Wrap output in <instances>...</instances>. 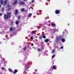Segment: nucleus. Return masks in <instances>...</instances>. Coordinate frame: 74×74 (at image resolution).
Returning <instances> with one entry per match:
<instances>
[{"instance_id":"nucleus-14","label":"nucleus","mask_w":74,"mask_h":74,"mask_svg":"<svg viewBox=\"0 0 74 74\" xmlns=\"http://www.w3.org/2000/svg\"><path fill=\"white\" fill-rule=\"evenodd\" d=\"M45 42H48V39H45Z\"/></svg>"},{"instance_id":"nucleus-45","label":"nucleus","mask_w":74,"mask_h":74,"mask_svg":"<svg viewBox=\"0 0 74 74\" xmlns=\"http://www.w3.org/2000/svg\"><path fill=\"white\" fill-rule=\"evenodd\" d=\"M0 7H1V5L0 4Z\"/></svg>"},{"instance_id":"nucleus-32","label":"nucleus","mask_w":74,"mask_h":74,"mask_svg":"<svg viewBox=\"0 0 74 74\" xmlns=\"http://www.w3.org/2000/svg\"><path fill=\"white\" fill-rule=\"evenodd\" d=\"M0 16H2V13H0Z\"/></svg>"},{"instance_id":"nucleus-37","label":"nucleus","mask_w":74,"mask_h":74,"mask_svg":"<svg viewBox=\"0 0 74 74\" xmlns=\"http://www.w3.org/2000/svg\"><path fill=\"white\" fill-rule=\"evenodd\" d=\"M53 30H54V32H55V29H53Z\"/></svg>"},{"instance_id":"nucleus-12","label":"nucleus","mask_w":74,"mask_h":74,"mask_svg":"<svg viewBox=\"0 0 74 74\" xmlns=\"http://www.w3.org/2000/svg\"><path fill=\"white\" fill-rule=\"evenodd\" d=\"M32 15L31 13H29L28 15V17H31Z\"/></svg>"},{"instance_id":"nucleus-20","label":"nucleus","mask_w":74,"mask_h":74,"mask_svg":"<svg viewBox=\"0 0 74 74\" xmlns=\"http://www.w3.org/2000/svg\"><path fill=\"white\" fill-rule=\"evenodd\" d=\"M24 10H25V9H21V11H23Z\"/></svg>"},{"instance_id":"nucleus-27","label":"nucleus","mask_w":74,"mask_h":74,"mask_svg":"<svg viewBox=\"0 0 74 74\" xmlns=\"http://www.w3.org/2000/svg\"><path fill=\"white\" fill-rule=\"evenodd\" d=\"M20 18H21V17H20V16H18V19H20Z\"/></svg>"},{"instance_id":"nucleus-51","label":"nucleus","mask_w":74,"mask_h":74,"mask_svg":"<svg viewBox=\"0 0 74 74\" xmlns=\"http://www.w3.org/2000/svg\"><path fill=\"white\" fill-rule=\"evenodd\" d=\"M31 3H30V4H31Z\"/></svg>"},{"instance_id":"nucleus-28","label":"nucleus","mask_w":74,"mask_h":74,"mask_svg":"<svg viewBox=\"0 0 74 74\" xmlns=\"http://www.w3.org/2000/svg\"><path fill=\"white\" fill-rule=\"evenodd\" d=\"M30 39L31 40H33V37H31V38H30Z\"/></svg>"},{"instance_id":"nucleus-9","label":"nucleus","mask_w":74,"mask_h":74,"mask_svg":"<svg viewBox=\"0 0 74 74\" xmlns=\"http://www.w3.org/2000/svg\"><path fill=\"white\" fill-rule=\"evenodd\" d=\"M51 25L53 26H55V24L54 23H51Z\"/></svg>"},{"instance_id":"nucleus-36","label":"nucleus","mask_w":74,"mask_h":74,"mask_svg":"<svg viewBox=\"0 0 74 74\" xmlns=\"http://www.w3.org/2000/svg\"><path fill=\"white\" fill-rule=\"evenodd\" d=\"M32 33H34V32L33 31H32Z\"/></svg>"},{"instance_id":"nucleus-39","label":"nucleus","mask_w":74,"mask_h":74,"mask_svg":"<svg viewBox=\"0 0 74 74\" xmlns=\"http://www.w3.org/2000/svg\"><path fill=\"white\" fill-rule=\"evenodd\" d=\"M45 52H48V50L46 51Z\"/></svg>"},{"instance_id":"nucleus-24","label":"nucleus","mask_w":74,"mask_h":74,"mask_svg":"<svg viewBox=\"0 0 74 74\" xmlns=\"http://www.w3.org/2000/svg\"><path fill=\"white\" fill-rule=\"evenodd\" d=\"M40 51H41V49H38V51H39V52H40Z\"/></svg>"},{"instance_id":"nucleus-10","label":"nucleus","mask_w":74,"mask_h":74,"mask_svg":"<svg viewBox=\"0 0 74 74\" xmlns=\"http://www.w3.org/2000/svg\"><path fill=\"white\" fill-rule=\"evenodd\" d=\"M61 41L62 42H65V40L63 38H62L61 39Z\"/></svg>"},{"instance_id":"nucleus-21","label":"nucleus","mask_w":74,"mask_h":74,"mask_svg":"<svg viewBox=\"0 0 74 74\" xmlns=\"http://www.w3.org/2000/svg\"><path fill=\"white\" fill-rule=\"evenodd\" d=\"M16 25H18V23H19V22L18 21L16 22Z\"/></svg>"},{"instance_id":"nucleus-46","label":"nucleus","mask_w":74,"mask_h":74,"mask_svg":"<svg viewBox=\"0 0 74 74\" xmlns=\"http://www.w3.org/2000/svg\"><path fill=\"white\" fill-rule=\"evenodd\" d=\"M26 11H27V10H25V12H26Z\"/></svg>"},{"instance_id":"nucleus-6","label":"nucleus","mask_w":74,"mask_h":74,"mask_svg":"<svg viewBox=\"0 0 74 74\" xmlns=\"http://www.w3.org/2000/svg\"><path fill=\"white\" fill-rule=\"evenodd\" d=\"M56 14H59V10H56Z\"/></svg>"},{"instance_id":"nucleus-30","label":"nucleus","mask_w":74,"mask_h":74,"mask_svg":"<svg viewBox=\"0 0 74 74\" xmlns=\"http://www.w3.org/2000/svg\"><path fill=\"white\" fill-rule=\"evenodd\" d=\"M61 49H63V46H61Z\"/></svg>"},{"instance_id":"nucleus-1","label":"nucleus","mask_w":74,"mask_h":74,"mask_svg":"<svg viewBox=\"0 0 74 74\" xmlns=\"http://www.w3.org/2000/svg\"><path fill=\"white\" fill-rule=\"evenodd\" d=\"M11 16V13H8L7 14H7H5L4 18L5 19H7L8 18H10Z\"/></svg>"},{"instance_id":"nucleus-19","label":"nucleus","mask_w":74,"mask_h":74,"mask_svg":"<svg viewBox=\"0 0 74 74\" xmlns=\"http://www.w3.org/2000/svg\"><path fill=\"white\" fill-rule=\"evenodd\" d=\"M12 29H13L12 27H11L10 29V31H12Z\"/></svg>"},{"instance_id":"nucleus-3","label":"nucleus","mask_w":74,"mask_h":74,"mask_svg":"<svg viewBox=\"0 0 74 74\" xmlns=\"http://www.w3.org/2000/svg\"><path fill=\"white\" fill-rule=\"evenodd\" d=\"M18 3H19V4H20L21 5H23V4H24L25 2L22 1H18Z\"/></svg>"},{"instance_id":"nucleus-11","label":"nucleus","mask_w":74,"mask_h":74,"mask_svg":"<svg viewBox=\"0 0 74 74\" xmlns=\"http://www.w3.org/2000/svg\"><path fill=\"white\" fill-rule=\"evenodd\" d=\"M17 72V70L16 69L14 71V72H13V74H16V73Z\"/></svg>"},{"instance_id":"nucleus-29","label":"nucleus","mask_w":74,"mask_h":74,"mask_svg":"<svg viewBox=\"0 0 74 74\" xmlns=\"http://www.w3.org/2000/svg\"><path fill=\"white\" fill-rule=\"evenodd\" d=\"M34 0H33L32 1V3H33L34 2Z\"/></svg>"},{"instance_id":"nucleus-22","label":"nucleus","mask_w":74,"mask_h":74,"mask_svg":"<svg viewBox=\"0 0 74 74\" xmlns=\"http://www.w3.org/2000/svg\"><path fill=\"white\" fill-rule=\"evenodd\" d=\"M2 69L3 70H5V68L2 67Z\"/></svg>"},{"instance_id":"nucleus-31","label":"nucleus","mask_w":74,"mask_h":74,"mask_svg":"<svg viewBox=\"0 0 74 74\" xmlns=\"http://www.w3.org/2000/svg\"><path fill=\"white\" fill-rule=\"evenodd\" d=\"M35 71L36 72H37V69H35Z\"/></svg>"},{"instance_id":"nucleus-35","label":"nucleus","mask_w":74,"mask_h":74,"mask_svg":"<svg viewBox=\"0 0 74 74\" xmlns=\"http://www.w3.org/2000/svg\"><path fill=\"white\" fill-rule=\"evenodd\" d=\"M31 45H32V46H33V45H33V44H31Z\"/></svg>"},{"instance_id":"nucleus-48","label":"nucleus","mask_w":74,"mask_h":74,"mask_svg":"<svg viewBox=\"0 0 74 74\" xmlns=\"http://www.w3.org/2000/svg\"><path fill=\"white\" fill-rule=\"evenodd\" d=\"M3 60H4V58H3Z\"/></svg>"},{"instance_id":"nucleus-18","label":"nucleus","mask_w":74,"mask_h":74,"mask_svg":"<svg viewBox=\"0 0 74 74\" xmlns=\"http://www.w3.org/2000/svg\"><path fill=\"white\" fill-rule=\"evenodd\" d=\"M9 71H10V72H11L12 71V70H11V69L9 68Z\"/></svg>"},{"instance_id":"nucleus-8","label":"nucleus","mask_w":74,"mask_h":74,"mask_svg":"<svg viewBox=\"0 0 74 74\" xmlns=\"http://www.w3.org/2000/svg\"><path fill=\"white\" fill-rule=\"evenodd\" d=\"M18 11L17 10H16L15 14L16 15H17L18 14Z\"/></svg>"},{"instance_id":"nucleus-50","label":"nucleus","mask_w":74,"mask_h":74,"mask_svg":"<svg viewBox=\"0 0 74 74\" xmlns=\"http://www.w3.org/2000/svg\"><path fill=\"white\" fill-rule=\"evenodd\" d=\"M0 44H1V42H0Z\"/></svg>"},{"instance_id":"nucleus-52","label":"nucleus","mask_w":74,"mask_h":74,"mask_svg":"<svg viewBox=\"0 0 74 74\" xmlns=\"http://www.w3.org/2000/svg\"><path fill=\"white\" fill-rule=\"evenodd\" d=\"M50 70H51V69H50Z\"/></svg>"},{"instance_id":"nucleus-40","label":"nucleus","mask_w":74,"mask_h":74,"mask_svg":"<svg viewBox=\"0 0 74 74\" xmlns=\"http://www.w3.org/2000/svg\"><path fill=\"white\" fill-rule=\"evenodd\" d=\"M1 55H0V57L1 58Z\"/></svg>"},{"instance_id":"nucleus-2","label":"nucleus","mask_w":74,"mask_h":74,"mask_svg":"<svg viewBox=\"0 0 74 74\" xmlns=\"http://www.w3.org/2000/svg\"><path fill=\"white\" fill-rule=\"evenodd\" d=\"M62 39V38H61V37H57L56 38V40H57V41L58 42H59V41H60V40Z\"/></svg>"},{"instance_id":"nucleus-49","label":"nucleus","mask_w":74,"mask_h":74,"mask_svg":"<svg viewBox=\"0 0 74 74\" xmlns=\"http://www.w3.org/2000/svg\"><path fill=\"white\" fill-rule=\"evenodd\" d=\"M29 10H30V8H29Z\"/></svg>"},{"instance_id":"nucleus-41","label":"nucleus","mask_w":74,"mask_h":74,"mask_svg":"<svg viewBox=\"0 0 74 74\" xmlns=\"http://www.w3.org/2000/svg\"><path fill=\"white\" fill-rule=\"evenodd\" d=\"M33 74H36V73H35V72H34Z\"/></svg>"},{"instance_id":"nucleus-4","label":"nucleus","mask_w":74,"mask_h":74,"mask_svg":"<svg viewBox=\"0 0 74 74\" xmlns=\"http://www.w3.org/2000/svg\"><path fill=\"white\" fill-rule=\"evenodd\" d=\"M7 7H8V11H9L10 10H11V7H10V5H8Z\"/></svg>"},{"instance_id":"nucleus-15","label":"nucleus","mask_w":74,"mask_h":74,"mask_svg":"<svg viewBox=\"0 0 74 74\" xmlns=\"http://www.w3.org/2000/svg\"><path fill=\"white\" fill-rule=\"evenodd\" d=\"M55 49H53L52 50V53H55Z\"/></svg>"},{"instance_id":"nucleus-44","label":"nucleus","mask_w":74,"mask_h":74,"mask_svg":"<svg viewBox=\"0 0 74 74\" xmlns=\"http://www.w3.org/2000/svg\"><path fill=\"white\" fill-rule=\"evenodd\" d=\"M27 0H23V1H26Z\"/></svg>"},{"instance_id":"nucleus-43","label":"nucleus","mask_w":74,"mask_h":74,"mask_svg":"<svg viewBox=\"0 0 74 74\" xmlns=\"http://www.w3.org/2000/svg\"><path fill=\"white\" fill-rule=\"evenodd\" d=\"M4 65L5 66V64H4Z\"/></svg>"},{"instance_id":"nucleus-42","label":"nucleus","mask_w":74,"mask_h":74,"mask_svg":"<svg viewBox=\"0 0 74 74\" xmlns=\"http://www.w3.org/2000/svg\"><path fill=\"white\" fill-rule=\"evenodd\" d=\"M64 31H65V32H66V29H65L64 30Z\"/></svg>"},{"instance_id":"nucleus-25","label":"nucleus","mask_w":74,"mask_h":74,"mask_svg":"<svg viewBox=\"0 0 74 74\" xmlns=\"http://www.w3.org/2000/svg\"><path fill=\"white\" fill-rule=\"evenodd\" d=\"M55 55H53L52 56V58H53L54 57H55Z\"/></svg>"},{"instance_id":"nucleus-47","label":"nucleus","mask_w":74,"mask_h":74,"mask_svg":"<svg viewBox=\"0 0 74 74\" xmlns=\"http://www.w3.org/2000/svg\"><path fill=\"white\" fill-rule=\"evenodd\" d=\"M46 56H48V55H47H47H46Z\"/></svg>"},{"instance_id":"nucleus-33","label":"nucleus","mask_w":74,"mask_h":74,"mask_svg":"<svg viewBox=\"0 0 74 74\" xmlns=\"http://www.w3.org/2000/svg\"><path fill=\"white\" fill-rule=\"evenodd\" d=\"M39 38L40 39H41V38H42V37H41V36H40L39 37Z\"/></svg>"},{"instance_id":"nucleus-17","label":"nucleus","mask_w":74,"mask_h":74,"mask_svg":"<svg viewBox=\"0 0 74 74\" xmlns=\"http://www.w3.org/2000/svg\"><path fill=\"white\" fill-rule=\"evenodd\" d=\"M42 37L43 38H46V36L45 35H43Z\"/></svg>"},{"instance_id":"nucleus-16","label":"nucleus","mask_w":74,"mask_h":74,"mask_svg":"<svg viewBox=\"0 0 74 74\" xmlns=\"http://www.w3.org/2000/svg\"><path fill=\"white\" fill-rule=\"evenodd\" d=\"M53 69H56V67L55 66H53Z\"/></svg>"},{"instance_id":"nucleus-26","label":"nucleus","mask_w":74,"mask_h":74,"mask_svg":"<svg viewBox=\"0 0 74 74\" xmlns=\"http://www.w3.org/2000/svg\"><path fill=\"white\" fill-rule=\"evenodd\" d=\"M4 11V8H2V11Z\"/></svg>"},{"instance_id":"nucleus-7","label":"nucleus","mask_w":74,"mask_h":74,"mask_svg":"<svg viewBox=\"0 0 74 74\" xmlns=\"http://www.w3.org/2000/svg\"><path fill=\"white\" fill-rule=\"evenodd\" d=\"M0 1L1 4L3 5V0H0Z\"/></svg>"},{"instance_id":"nucleus-23","label":"nucleus","mask_w":74,"mask_h":74,"mask_svg":"<svg viewBox=\"0 0 74 74\" xmlns=\"http://www.w3.org/2000/svg\"><path fill=\"white\" fill-rule=\"evenodd\" d=\"M26 47H25L23 49V50L24 51H26Z\"/></svg>"},{"instance_id":"nucleus-34","label":"nucleus","mask_w":74,"mask_h":74,"mask_svg":"<svg viewBox=\"0 0 74 74\" xmlns=\"http://www.w3.org/2000/svg\"><path fill=\"white\" fill-rule=\"evenodd\" d=\"M11 37H13V36H14V34H12L11 36Z\"/></svg>"},{"instance_id":"nucleus-13","label":"nucleus","mask_w":74,"mask_h":74,"mask_svg":"<svg viewBox=\"0 0 74 74\" xmlns=\"http://www.w3.org/2000/svg\"><path fill=\"white\" fill-rule=\"evenodd\" d=\"M16 3H17V1H15L14 2V5H15V4H16Z\"/></svg>"},{"instance_id":"nucleus-5","label":"nucleus","mask_w":74,"mask_h":74,"mask_svg":"<svg viewBox=\"0 0 74 74\" xmlns=\"http://www.w3.org/2000/svg\"><path fill=\"white\" fill-rule=\"evenodd\" d=\"M8 1V0H5V1H4V6L5 7V5L7 4V3Z\"/></svg>"},{"instance_id":"nucleus-38","label":"nucleus","mask_w":74,"mask_h":74,"mask_svg":"<svg viewBox=\"0 0 74 74\" xmlns=\"http://www.w3.org/2000/svg\"><path fill=\"white\" fill-rule=\"evenodd\" d=\"M11 23H12H12H13V22H11Z\"/></svg>"}]
</instances>
